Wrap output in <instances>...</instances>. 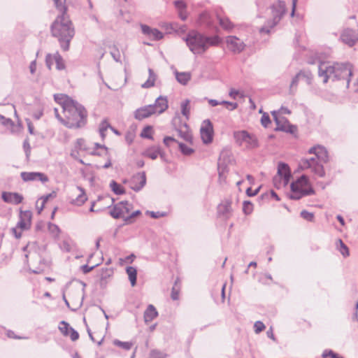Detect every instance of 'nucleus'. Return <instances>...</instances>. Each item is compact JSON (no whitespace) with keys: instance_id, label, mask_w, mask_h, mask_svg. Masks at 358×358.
Returning a JSON list of instances; mask_svg holds the SVG:
<instances>
[{"instance_id":"nucleus-1","label":"nucleus","mask_w":358,"mask_h":358,"mask_svg":"<svg viewBox=\"0 0 358 358\" xmlns=\"http://www.w3.org/2000/svg\"><path fill=\"white\" fill-rule=\"evenodd\" d=\"M62 107L65 117L64 126L69 129H80L85 126L88 114L83 105L66 96Z\"/></svg>"},{"instance_id":"nucleus-2","label":"nucleus","mask_w":358,"mask_h":358,"mask_svg":"<svg viewBox=\"0 0 358 358\" xmlns=\"http://www.w3.org/2000/svg\"><path fill=\"white\" fill-rule=\"evenodd\" d=\"M318 75L323 78V83H327L329 78L333 80H345L347 87L349 86L350 78L352 75V66L349 63H329L322 62L318 66Z\"/></svg>"},{"instance_id":"nucleus-3","label":"nucleus","mask_w":358,"mask_h":358,"mask_svg":"<svg viewBox=\"0 0 358 358\" xmlns=\"http://www.w3.org/2000/svg\"><path fill=\"white\" fill-rule=\"evenodd\" d=\"M51 31L52 36L58 39L62 49L68 50L75 34L74 27L68 17L64 14L58 16L51 26Z\"/></svg>"},{"instance_id":"nucleus-4","label":"nucleus","mask_w":358,"mask_h":358,"mask_svg":"<svg viewBox=\"0 0 358 358\" xmlns=\"http://www.w3.org/2000/svg\"><path fill=\"white\" fill-rule=\"evenodd\" d=\"M184 40L189 50L194 55H201L210 46L217 45L220 43L218 36H206L196 30L189 31Z\"/></svg>"},{"instance_id":"nucleus-5","label":"nucleus","mask_w":358,"mask_h":358,"mask_svg":"<svg viewBox=\"0 0 358 358\" xmlns=\"http://www.w3.org/2000/svg\"><path fill=\"white\" fill-rule=\"evenodd\" d=\"M168 108V100L166 96H159L155 103L139 108L134 111V117L138 120L148 118L155 114H161Z\"/></svg>"},{"instance_id":"nucleus-6","label":"nucleus","mask_w":358,"mask_h":358,"mask_svg":"<svg viewBox=\"0 0 358 358\" xmlns=\"http://www.w3.org/2000/svg\"><path fill=\"white\" fill-rule=\"evenodd\" d=\"M308 178L303 175L295 182H292L291 193L289 198L294 200H298L304 196L311 195L315 193L312 187L308 186Z\"/></svg>"},{"instance_id":"nucleus-7","label":"nucleus","mask_w":358,"mask_h":358,"mask_svg":"<svg viewBox=\"0 0 358 358\" xmlns=\"http://www.w3.org/2000/svg\"><path fill=\"white\" fill-rule=\"evenodd\" d=\"M272 18L267 20L266 24L260 28V33L270 32V29L277 25L286 13L285 3L282 1H278L271 6Z\"/></svg>"},{"instance_id":"nucleus-8","label":"nucleus","mask_w":358,"mask_h":358,"mask_svg":"<svg viewBox=\"0 0 358 358\" xmlns=\"http://www.w3.org/2000/svg\"><path fill=\"white\" fill-rule=\"evenodd\" d=\"M234 138L241 146L247 149H253L258 146L257 138L255 135L249 134L246 131H238L234 134Z\"/></svg>"},{"instance_id":"nucleus-9","label":"nucleus","mask_w":358,"mask_h":358,"mask_svg":"<svg viewBox=\"0 0 358 358\" xmlns=\"http://www.w3.org/2000/svg\"><path fill=\"white\" fill-rule=\"evenodd\" d=\"M299 166L301 170L310 169L312 173L320 178H324L325 176V171L323 165L319 163L315 157L302 159L300 161Z\"/></svg>"},{"instance_id":"nucleus-10","label":"nucleus","mask_w":358,"mask_h":358,"mask_svg":"<svg viewBox=\"0 0 358 358\" xmlns=\"http://www.w3.org/2000/svg\"><path fill=\"white\" fill-rule=\"evenodd\" d=\"M172 124L175 127L178 136L187 142H192V136L187 123H181L180 117L176 116L172 120Z\"/></svg>"},{"instance_id":"nucleus-11","label":"nucleus","mask_w":358,"mask_h":358,"mask_svg":"<svg viewBox=\"0 0 358 358\" xmlns=\"http://www.w3.org/2000/svg\"><path fill=\"white\" fill-rule=\"evenodd\" d=\"M213 134L212 122L209 120H203L200 128V134L203 142L205 144L211 143L213 138Z\"/></svg>"},{"instance_id":"nucleus-12","label":"nucleus","mask_w":358,"mask_h":358,"mask_svg":"<svg viewBox=\"0 0 358 358\" xmlns=\"http://www.w3.org/2000/svg\"><path fill=\"white\" fill-rule=\"evenodd\" d=\"M272 116L277 125L276 130L283 131L286 132L293 133L294 127L290 125L289 121L283 116L278 114V112L274 110L271 112Z\"/></svg>"},{"instance_id":"nucleus-13","label":"nucleus","mask_w":358,"mask_h":358,"mask_svg":"<svg viewBox=\"0 0 358 358\" xmlns=\"http://www.w3.org/2000/svg\"><path fill=\"white\" fill-rule=\"evenodd\" d=\"M217 215L223 220H228L232 215L231 201L229 199H224L217 206Z\"/></svg>"},{"instance_id":"nucleus-14","label":"nucleus","mask_w":358,"mask_h":358,"mask_svg":"<svg viewBox=\"0 0 358 358\" xmlns=\"http://www.w3.org/2000/svg\"><path fill=\"white\" fill-rule=\"evenodd\" d=\"M341 40L349 47H352L358 41V34L352 29H345L341 34Z\"/></svg>"},{"instance_id":"nucleus-15","label":"nucleus","mask_w":358,"mask_h":358,"mask_svg":"<svg viewBox=\"0 0 358 358\" xmlns=\"http://www.w3.org/2000/svg\"><path fill=\"white\" fill-rule=\"evenodd\" d=\"M227 48L234 53H240L242 52L245 45L238 38L234 36H229L226 40Z\"/></svg>"},{"instance_id":"nucleus-16","label":"nucleus","mask_w":358,"mask_h":358,"mask_svg":"<svg viewBox=\"0 0 358 358\" xmlns=\"http://www.w3.org/2000/svg\"><path fill=\"white\" fill-rule=\"evenodd\" d=\"M146 183L145 172L138 173L129 181V187L135 192L140 191Z\"/></svg>"},{"instance_id":"nucleus-17","label":"nucleus","mask_w":358,"mask_h":358,"mask_svg":"<svg viewBox=\"0 0 358 358\" xmlns=\"http://www.w3.org/2000/svg\"><path fill=\"white\" fill-rule=\"evenodd\" d=\"M309 154H314L316 160L319 162L327 163L329 161L328 152L326 148L321 145L312 147L308 150Z\"/></svg>"},{"instance_id":"nucleus-18","label":"nucleus","mask_w":358,"mask_h":358,"mask_svg":"<svg viewBox=\"0 0 358 358\" xmlns=\"http://www.w3.org/2000/svg\"><path fill=\"white\" fill-rule=\"evenodd\" d=\"M21 178L24 181L40 180L42 182L48 181V178L44 173L39 172H22Z\"/></svg>"},{"instance_id":"nucleus-19","label":"nucleus","mask_w":358,"mask_h":358,"mask_svg":"<svg viewBox=\"0 0 358 358\" xmlns=\"http://www.w3.org/2000/svg\"><path fill=\"white\" fill-rule=\"evenodd\" d=\"M31 213L29 210L20 211V220L17 227L21 230L27 229L31 225Z\"/></svg>"},{"instance_id":"nucleus-20","label":"nucleus","mask_w":358,"mask_h":358,"mask_svg":"<svg viewBox=\"0 0 358 358\" xmlns=\"http://www.w3.org/2000/svg\"><path fill=\"white\" fill-rule=\"evenodd\" d=\"M141 31L143 34L148 36L154 41H159L164 36L162 32L157 29H153L146 24H141Z\"/></svg>"},{"instance_id":"nucleus-21","label":"nucleus","mask_w":358,"mask_h":358,"mask_svg":"<svg viewBox=\"0 0 358 358\" xmlns=\"http://www.w3.org/2000/svg\"><path fill=\"white\" fill-rule=\"evenodd\" d=\"M1 198L6 203L15 205L20 203L23 200V196L16 192H3L1 194Z\"/></svg>"},{"instance_id":"nucleus-22","label":"nucleus","mask_w":358,"mask_h":358,"mask_svg":"<svg viewBox=\"0 0 358 358\" xmlns=\"http://www.w3.org/2000/svg\"><path fill=\"white\" fill-rule=\"evenodd\" d=\"M278 174L283 178L285 184H287L291 176L289 166L283 162L279 163Z\"/></svg>"},{"instance_id":"nucleus-23","label":"nucleus","mask_w":358,"mask_h":358,"mask_svg":"<svg viewBox=\"0 0 358 358\" xmlns=\"http://www.w3.org/2000/svg\"><path fill=\"white\" fill-rule=\"evenodd\" d=\"M143 155L151 159H156L159 155H160L161 157H163V153L162 152L160 148L155 145L147 148Z\"/></svg>"},{"instance_id":"nucleus-24","label":"nucleus","mask_w":358,"mask_h":358,"mask_svg":"<svg viewBox=\"0 0 358 358\" xmlns=\"http://www.w3.org/2000/svg\"><path fill=\"white\" fill-rule=\"evenodd\" d=\"M158 312L157 311L155 306L152 304H150L144 312V321L145 323H148L156 318Z\"/></svg>"},{"instance_id":"nucleus-25","label":"nucleus","mask_w":358,"mask_h":358,"mask_svg":"<svg viewBox=\"0 0 358 358\" xmlns=\"http://www.w3.org/2000/svg\"><path fill=\"white\" fill-rule=\"evenodd\" d=\"M76 190L79 192V194L76 199L72 200L71 203L80 206L87 201V198L83 188L78 186Z\"/></svg>"},{"instance_id":"nucleus-26","label":"nucleus","mask_w":358,"mask_h":358,"mask_svg":"<svg viewBox=\"0 0 358 358\" xmlns=\"http://www.w3.org/2000/svg\"><path fill=\"white\" fill-rule=\"evenodd\" d=\"M176 78L181 85H185L191 79V73L189 72H178L175 71Z\"/></svg>"},{"instance_id":"nucleus-27","label":"nucleus","mask_w":358,"mask_h":358,"mask_svg":"<svg viewBox=\"0 0 358 358\" xmlns=\"http://www.w3.org/2000/svg\"><path fill=\"white\" fill-rule=\"evenodd\" d=\"M197 23L200 25L210 26L212 22L210 13L207 11L202 12L198 17Z\"/></svg>"},{"instance_id":"nucleus-28","label":"nucleus","mask_w":358,"mask_h":358,"mask_svg":"<svg viewBox=\"0 0 358 358\" xmlns=\"http://www.w3.org/2000/svg\"><path fill=\"white\" fill-rule=\"evenodd\" d=\"M126 272L129 276V279L131 286L134 287L136 284V276H137L136 269L133 266H128L126 268Z\"/></svg>"},{"instance_id":"nucleus-29","label":"nucleus","mask_w":358,"mask_h":358,"mask_svg":"<svg viewBox=\"0 0 358 358\" xmlns=\"http://www.w3.org/2000/svg\"><path fill=\"white\" fill-rule=\"evenodd\" d=\"M148 72H149V78L146 82H145L143 84H142L141 87L143 88H150L155 85L156 75L155 74V73L153 72V71L151 69H149Z\"/></svg>"},{"instance_id":"nucleus-30","label":"nucleus","mask_w":358,"mask_h":358,"mask_svg":"<svg viewBox=\"0 0 358 358\" xmlns=\"http://www.w3.org/2000/svg\"><path fill=\"white\" fill-rule=\"evenodd\" d=\"M120 203H122V206L120 207V213L122 215V218L124 220V217H127L126 215L128 214L132 209L133 205L127 201H121Z\"/></svg>"},{"instance_id":"nucleus-31","label":"nucleus","mask_w":358,"mask_h":358,"mask_svg":"<svg viewBox=\"0 0 358 358\" xmlns=\"http://www.w3.org/2000/svg\"><path fill=\"white\" fill-rule=\"evenodd\" d=\"M189 99H185L184 101H182L181 103V105H180V107H181V113L182 114V115H184L187 120L189 119V110H190V108H189Z\"/></svg>"},{"instance_id":"nucleus-32","label":"nucleus","mask_w":358,"mask_h":358,"mask_svg":"<svg viewBox=\"0 0 358 358\" xmlns=\"http://www.w3.org/2000/svg\"><path fill=\"white\" fill-rule=\"evenodd\" d=\"M110 187L112 191L117 195H120L124 193V189L120 184L115 180H112L110 183Z\"/></svg>"},{"instance_id":"nucleus-33","label":"nucleus","mask_w":358,"mask_h":358,"mask_svg":"<svg viewBox=\"0 0 358 358\" xmlns=\"http://www.w3.org/2000/svg\"><path fill=\"white\" fill-rule=\"evenodd\" d=\"M303 71L299 72L292 79L290 84V93L294 94L299 80H301Z\"/></svg>"},{"instance_id":"nucleus-34","label":"nucleus","mask_w":358,"mask_h":358,"mask_svg":"<svg viewBox=\"0 0 358 358\" xmlns=\"http://www.w3.org/2000/svg\"><path fill=\"white\" fill-rule=\"evenodd\" d=\"M122 206V203H118L117 204H115L113 209L110 211V215L113 217V218H115V219H117V218H120V217H122V215L120 213L121 210H120V207Z\"/></svg>"},{"instance_id":"nucleus-35","label":"nucleus","mask_w":358,"mask_h":358,"mask_svg":"<svg viewBox=\"0 0 358 358\" xmlns=\"http://www.w3.org/2000/svg\"><path fill=\"white\" fill-rule=\"evenodd\" d=\"M220 26L224 29H231L233 27V24L231 21L227 17H218Z\"/></svg>"},{"instance_id":"nucleus-36","label":"nucleus","mask_w":358,"mask_h":358,"mask_svg":"<svg viewBox=\"0 0 358 358\" xmlns=\"http://www.w3.org/2000/svg\"><path fill=\"white\" fill-rule=\"evenodd\" d=\"M55 62L56 63V67L58 70H63L65 68L64 60L62 57V56L58 53L56 52L55 54Z\"/></svg>"},{"instance_id":"nucleus-37","label":"nucleus","mask_w":358,"mask_h":358,"mask_svg":"<svg viewBox=\"0 0 358 358\" xmlns=\"http://www.w3.org/2000/svg\"><path fill=\"white\" fill-rule=\"evenodd\" d=\"M113 344L126 350H129L133 345L131 342H123L119 340H114Z\"/></svg>"},{"instance_id":"nucleus-38","label":"nucleus","mask_w":358,"mask_h":358,"mask_svg":"<svg viewBox=\"0 0 358 358\" xmlns=\"http://www.w3.org/2000/svg\"><path fill=\"white\" fill-rule=\"evenodd\" d=\"M74 146L79 151L80 150L87 151L89 150V148L86 145L85 141L83 138L77 139Z\"/></svg>"},{"instance_id":"nucleus-39","label":"nucleus","mask_w":358,"mask_h":358,"mask_svg":"<svg viewBox=\"0 0 358 358\" xmlns=\"http://www.w3.org/2000/svg\"><path fill=\"white\" fill-rule=\"evenodd\" d=\"M339 245H338V250L343 257L349 256V250L347 245L342 241L341 239L338 241Z\"/></svg>"},{"instance_id":"nucleus-40","label":"nucleus","mask_w":358,"mask_h":358,"mask_svg":"<svg viewBox=\"0 0 358 358\" xmlns=\"http://www.w3.org/2000/svg\"><path fill=\"white\" fill-rule=\"evenodd\" d=\"M70 328L69 324L65 321H62L59 326V329L64 336L69 335Z\"/></svg>"},{"instance_id":"nucleus-41","label":"nucleus","mask_w":358,"mask_h":358,"mask_svg":"<svg viewBox=\"0 0 358 358\" xmlns=\"http://www.w3.org/2000/svg\"><path fill=\"white\" fill-rule=\"evenodd\" d=\"M179 148L181 152L185 155H191L194 150L182 143H178Z\"/></svg>"},{"instance_id":"nucleus-42","label":"nucleus","mask_w":358,"mask_h":358,"mask_svg":"<svg viewBox=\"0 0 358 358\" xmlns=\"http://www.w3.org/2000/svg\"><path fill=\"white\" fill-rule=\"evenodd\" d=\"M110 124L106 121L103 120L100 124L99 127V133L102 138H104L106 136V131L108 128H109Z\"/></svg>"},{"instance_id":"nucleus-43","label":"nucleus","mask_w":358,"mask_h":358,"mask_svg":"<svg viewBox=\"0 0 358 358\" xmlns=\"http://www.w3.org/2000/svg\"><path fill=\"white\" fill-rule=\"evenodd\" d=\"M152 128L150 126L145 127L141 131V136L145 138H152Z\"/></svg>"},{"instance_id":"nucleus-44","label":"nucleus","mask_w":358,"mask_h":358,"mask_svg":"<svg viewBox=\"0 0 358 358\" xmlns=\"http://www.w3.org/2000/svg\"><path fill=\"white\" fill-rule=\"evenodd\" d=\"M253 206L251 202L245 201L243 202V210L245 214L249 215L252 212Z\"/></svg>"},{"instance_id":"nucleus-45","label":"nucleus","mask_w":358,"mask_h":358,"mask_svg":"<svg viewBox=\"0 0 358 358\" xmlns=\"http://www.w3.org/2000/svg\"><path fill=\"white\" fill-rule=\"evenodd\" d=\"M146 214L149 215L151 217L155 218V219L164 217L166 215V213L164 212H159V211L155 212V211H150V210H147Z\"/></svg>"},{"instance_id":"nucleus-46","label":"nucleus","mask_w":358,"mask_h":358,"mask_svg":"<svg viewBox=\"0 0 358 358\" xmlns=\"http://www.w3.org/2000/svg\"><path fill=\"white\" fill-rule=\"evenodd\" d=\"M174 6L177 9L178 12L180 10H186L187 5L186 3L182 1V0H176L174 1Z\"/></svg>"},{"instance_id":"nucleus-47","label":"nucleus","mask_w":358,"mask_h":358,"mask_svg":"<svg viewBox=\"0 0 358 358\" xmlns=\"http://www.w3.org/2000/svg\"><path fill=\"white\" fill-rule=\"evenodd\" d=\"M322 357H330L331 358H343V357L339 356L338 354L335 353L331 350H325L322 353Z\"/></svg>"},{"instance_id":"nucleus-48","label":"nucleus","mask_w":358,"mask_h":358,"mask_svg":"<svg viewBox=\"0 0 358 358\" xmlns=\"http://www.w3.org/2000/svg\"><path fill=\"white\" fill-rule=\"evenodd\" d=\"M301 216L302 218H303L304 220H307V221H310V222H312L314 219V215L313 213H310L307 210H302L301 212Z\"/></svg>"},{"instance_id":"nucleus-49","label":"nucleus","mask_w":358,"mask_h":358,"mask_svg":"<svg viewBox=\"0 0 358 358\" xmlns=\"http://www.w3.org/2000/svg\"><path fill=\"white\" fill-rule=\"evenodd\" d=\"M265 328H266L265 325L261 321H257V322H255V323L254 324L255 332L256 334H259L263 330H264Z\"/></svg>"},{"instance_id":"nucleus-50","label":"nucleus","mask_w":358,"mask_h":358,"mask_svg":"<svg viewBox=\"0 0 358 358\" xmlns=\"http://www.w3.org/2000/svg\"><path fill=\"white\" fill-rule=\"evenodd\" d=\"M55 62V54H48L45 57V64L49 69H51L52 66Z\"/></svg>"},{"instance_id":"nucleus-51","label":"nucleus","mask_w":358,"mask_h":358,"mask_svg":"<svg viewBox=\"0 0 358 358\" xmlns=\"http://www.w3.org/2000/svg\"><path fill=\"white\" fill-rule=\"evenodd\" d=\"M165 357L166 355L163 352L157 350H153L150 352L148 358H164Z\"/></svg>"},{"instance_id":"nucleus-52","label":"nucleus","mask_w":358,"mask_h":358,"mask_svg":"<svg viewBox=\"0 0 358 358\" xmlns=\"http://www.w3.org/2000/svg\"><path fill=\"white\" fill-rule=\"evenodd\" d=\"M141 213L139 210L133 212L130 215L127 216V217H124V222L127 224L132 223V220L136 216L139 215Z\"/></svg>"},{"instance_id":"nucleus-53","label":"nucleus","mask_w":358,"mask_h":358,"mask_svg":"<svg viewBox=\"0 0 358 358\" xmlns=\"http://www.w3.org/2000/svg\"><path fill=\"white\" fill-rule=\"evenodd\" d=\"M261 123L264 127H267L271 123V120L268 114L264 113L261 118Z\"/></svg>"},{"instance_id":"nucleus-54","label":"nucleus","mask_w":358,"mask_h":358,"mask_svg":"<svg viewBox=\"0 0 358 358\" xmlns=\"http://www.w3.org/2000/svg\"><path fill=\"white\" fill-rule=\"evenodd\" d=\"M301 80H304L308 85H310L312 80V74L310 72L303 71Z\"/></svg>"},{"instance_id":"nucleus-55","label":"nucleus","mask_w":358,"mask_h":358,"mask_svg":"<svg viewBox=\"0 0 358 358\" xmlns=\"http://www.w3.org/2000/svg\"><path fill=\"white\" fill-rule=\"evenodd\" d=\"M222 105H224L227 109L229 110H233L236 109L238 106V104L236 103L229 102L227 101H222Z\"/></svg>"},{"instance_id":"nucleus-56","label":"nucleus","mask_w":358,"mask_h":358,"mask_svg":"<svg viewBox=\"0 0 358 358\" xmlns=\"http://www.w3.org/2000/svg\"><path fill=\"white\" fill-rule=\"evenodd\" d=\"M69 334L70 335L71 339L73 341H76L79 338L78 333L73 328H70V331L69 332Z\"/></svg>"},{"instance_id":"nucleus-57","label":"nucleus","mask_w":358,"mask_h":358,"mask_svg":"<svg viewBox=\"0 0 358 358\" xmlns=\"http://www.w3.org/2000/svg\"><path fill=\"white\" fill-rule=\"evenodd\" d=\"M48 229L51 233L55 235H57L59 232V227L55 224L50 223L48 224Z\"/></svg>"},{"instance_id":"nucleus-58","label":"nucleus","mask_w":358,"mask_h":358,"mask_svg":"<svg viewBox=\"0 0 358 358\" xmlns=\"http://www.w3.org/2000/svg\"><path fill=\"white\" fill-rule=\"evenodd\" d=\"M259 189H260V187H258L257 189H255V190H252L251 187H248L246 189V194L249 196H255V195H257L258 194Z\"/></svg>"},{"instance_id":"nucleus-59","label":"nucleus","mask_w":358,"mask_h":358,"mask_svg":"<svg viewBox=\"0 0 358 358\" xmlns=\"http://www.w3.org/2000/svg\"><path fill=\"white\" fill-rule=\"evenodd\" d=\"M179 289H176V287H173L171 290V299L173 300H177L178 299Z\"/></svg>"},{"instance_id":"nucleus-60","label":"nucleus","mask_w":358,"mask_h":358,"mask_svg":"<svg viewBox=\"0 0 358 358\" xmlns=\"http://www.w3.org/2000/svg\"><path fill=\"white\" fill-rule=\"evenodd\" d=\"M0 120L3 125L13 124V121L10 118H6L2 115H0Z\"/></svg>"},{"instance_id":"nucleus-61","label":"nucleus","mask_w":358,"mask_h":358,"mask_svg":"<svg viewBox=\"0 0 358 358\" xmlns=\"http://www.w3.org/2000/svg\"><path fill=\"white\" fill-rule=\"evenodd\" d=\"M205 99L208 100V103L213 107L223 104V103H222V101H218L217 100H215V99H207V98H205Z\"/></svg>"},{"instance_id":"nucleus-62","label":"nucleus","mask_w":358,"mask_h":358,"mask_svg":"<svg viewBox=\"0 0 358 358\" xmlns=\"http://www.w3.org/2000/svg\"><path fill=\"white\" fill-rule=\"evenodd\" d=\"M26 122L27 124L28 131L30 134H34V127L32 124L31 122L29 119H26Z\"/></svg>"},{"instance_id":"nucleus-63","label":"nucleus","mask_w":358,"mask_h":358,"mask_svg":"<svg viewBox=\"0 0 358 358\" xmlns=\"http://www.w3.org/2000/svg\"><path fill=\"white\" fill-rule=\"evenodd\" d=\"M113 58L116 61V62H119L120 60V52L118 51V50H116L115 51H112L110 52Z\"/></svg>"},{"instance_id":"nucleus-64","label":"nucleus","mask_w":358,"mask_h":358,"mask_svg":"<svg viewBox=\"0 0 358 358\" xmlns=\"http://www.w3.org/2000/svg\"><path fill=\"white\" fill-rule=\"evenodd\" d=\"M96 266H89L87 265H83L81 266V269L84 273H88L92 271Z\"/></svg>"}]
</instances>
